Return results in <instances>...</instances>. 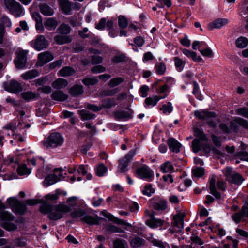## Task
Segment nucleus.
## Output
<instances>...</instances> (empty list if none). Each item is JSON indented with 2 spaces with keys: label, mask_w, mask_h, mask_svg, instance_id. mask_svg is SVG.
Listing matches in <instances>:
<instances>
[{
  "label": "nucleus",
  "mask_w": 248,
  "mask_h": 248,
  "mask_svg": "<svg viewBox=\"0 0 248 248\" xmlns=\"http://www.w3.org/2000/svg\"><path fill=\"white\" fill-rule=\"evenodd\" d=\"M66 203L68 206L64 204H59L51 205L46 202L42 203L40 208V211L44 214H48L47 217L52 220H57L61 219L63 215L72 210H75L71 215L73 217L78 216V212L76 210L78 206V198L77 197H71L67 199Z\"/></svg>",
  "instance_id": "obj_1"
},
{
  "label": "nucleus",
  "mask_w": 248,
  "mask_h": 248,
  "mask_svg": "<svg viewBox=\"0 0 248 248\" xmlns=\"http://www.w3.org/2000/svg\"><path fill=\"white\" fill-rule=\"evenodd\" d=\"M63 141V138L59 133L54 132L44 140L43 144L47 148H54L62 145Z\"/></svg>",
  "instance_id": "obj_2"
},
{
  "label": "nucleus",
  "mask_w": 248,
  "mask_h": 248,
  "mask_svg": "<svg viewBox=\"0 0 248 248\" xmlns=\"http://www.w3.org/2000/svg\"><path fill=\"white\" fill-rule=\"evenodd\" d=\"M14 216L10 213L5 211L0 212V219L1 221L0 226L8 231H13L17 229V226L10 222L14 219Z\"/></svg>",
  "instance_id": "obj_3"
},
{
  "label": "nucleus",
  "mask_w": 248,
  "mask_h": 248,
  "mask_svg": "<svg viewBox=\"0 0 248 248\" xmlns=\"http://www.w3.org/2000/svg\"><path fill=\"white\" fill-rule=\"evenodd\" d=\"M30 127V124L25 123L23 119H20L16 122H12L7 124L5 128L6 129L12 130L13 133H21L24 135L26 132V129Z\"/></svg>",
  "instance_id": "obj_4"
},
{
  "label": "nucleus",
  "mask_w": 248,
  "mask_h": 248,
  "mask_svg": "<svg viewBox=\"0 0 248 248\" xmlns=\"http://www.w3.org/2000/svg\"><path fill=\"white\" fill-rule=\"evenodd\" d=\"M4 2L6 8L16 17L23 16L24 15L22 5L15 0H4Z\"/></svg>",
  "instance_id": "obj_5"
},
{
  "label": "nucleus",
  "mask_w": 248,
  "mask_h": 248,
  "mask_svg": "<svg viewBox=\"0 0 248 248\" xmlns=\"http://www.w3.org/2000/svg\"><path fill=\"white\" fill-rule=\"evenodd\" d=\"M6 202L9 203L13 211L16 214L23 215L27 210L25 204L15 197L9 198Z\"/></svg>",
  "instance_id": "obj_6"
},
{
  "label": "nucleus",
  "mask_w": 248,
  "mask_h": 248,
  "mask_svg": "<svg viewBox=\"0 0 248 248\" xmlns=\"http://www.w3.org/2000/svg\"><path fill=\"white\" fill-rule=\"evenodd\" d=\"M226 180L228 182L234 184L236 185H240L244 181L242 175L238 173L233 172L231 168H227L224 173Z\"/></svg>",
  "instance_id": "obj_7"
},
{
  "label": "nucleus",
  "mask_w": 248,
  "mask_h": 248,
  "mask_svg": "<svg viewBox=\"0 0 248 248\" xmlns=\"http://www.w3.org/2000/svg\"><path fill=\"white\" fill-rule=\"evenodd\" d=\"M78 217H81L80 219L81 221L91 225L99 224V220L101 219L98 217H93L88 215L84 210L80 209H78Z\"/></svg>",
  "instance_id": "obj_8"
},
{
  "label": "nucleus",
  "mask_w": 248,
  "mask_h": 248,
  "mask_svg": "<svg viewBox=\"0 0 248 248\" xmlns=\"http://www.w3.org/2000/svg\"><path fill=\"white\" fill-rule=\"evenodd\" d=\"M48 42L43 35H38L30 42L31 46L37 51L45 49L48 46Z\"/></svg>",
  "instance_id": "obj_9"
},
{
  "label": "nucleus",
  "mask_w": 248,
  "mask_h": 248,
  "mask_svg": "<svg viewBox=\"0 0 248 248\" xmlns=\"http://www.w3.org/2000/svg\"><path fill=\"white\" fill-rule=\"evenodd\" d=\"M137 176L140 178L150 181L154 176L152 170L147 165H142L136 169Z\"/></svg>",
  "instance_id": "obj_10"
},
{
  "label": "nucleus",
  "mask_w": 248,
  "mask_h": 248,
  "mask_svg": "<svg viewBox=\"0 0 248 248\" xmlns=\"http://www.w3.org/2000/svg\"><path fill=\"white\" fill-rule=\"evenodd\" d=\"M61 178H64L62 172L61 170H56L55 174H50L45 178L43 185L45 186H48L61 180Z\"/></svg>",
  "instance_id": "obj_11"
},
{
  "label": "nucleus",
  "mask_w": 248,
  "mask_h": 248,
  "mask_svg": "<svg viewBox=\"0 0 248 248\" xmlns=\"http://www.w3.org/2000/svg\"><path fill=\"white\" fill-rule=\"evenodd\" d=\"M14 62L18 69L25 67L27 63V52L24 50L19 51L17 54Z\"/></svg>",
  "instance_id": "obj_12"
},
{
  "label": "nucleus",
  "mask_w": 248,
  "mask_h": 248,
  "mask_svg": "<svg viewBox=\"0 0 248 248\" xmlns=\"http://www.w3.org/2000/svg\"><path fill=\"white\" fill-rule=\"evenodd\" d=\"M53 59V55L48 51L40 53L38 55V61L36 64L39 66H43Z\"/></svg>",
  "instance_id": "obj_13"
},
{
  "label": "nucleus",
  "mask_w": 248,
  "mask_h": 248,
  "mask_svg": "<svg viewBox=\"0 0 248 248\" xmlns=\"http://www.w3.org/2000/svg\"><path fill=\"white\" fill-rule=\"evenodd\" d=\"M5 89L12 93H16L22 90L21 84L15 80H11L8 83L4 84Z\"/></svg>",
  "instance_id": "obj_14"
},
{
  "label": "nucleus",
  "mask_w": 248,
  "mask_h": 248,
  "mask_svg": "<svg viewBox=\"0 0 248 248\" xmlns=\"http://www.w3.org/2000/svg\"><path fill=\"white\" fill-rule=\"evenodd\" d=\"M184 215L181 214H177L174 216L173 220L171 222V226L174 229H177L176 231H180L184 227V220L183 218Z\"/></svg>",
  "instance_id": "obj_15"
},
{
  "label": "nucleus",
  "mask_w": 248,
  "mask_h": 248,
  "mask_svg": "<svg viewBox=\"0 0 248 248\" xmlns=\"http://www.w3.org/2000/svg\"><path fill=\"white\" fill-rule=\"evenodd\" d=\"M153 208L157 211H162L167 208L166 201L162 199H154L151 201Z\"/></svg>",
  "instance_id": "obj_16"
},
{
  "label": "nucleus",
  "mask_w": 248,
  "mask_h": 248,
  "mask_svg": "<svg viewBox=\"0 0 248 248\" xmlns=\"http://www.w3.org/2000/svg\"><path fill=\"white\" fill-rule=\"evenodd\" d=\"M129 243L132 248H138L145 246L146 241L138 236L134 235L129 240Z\"/></svg>",
  "instance_id": "obj_17"
},
{
  "label": "nucleus",
  "mask_w": 248,
  "mask_h": 248,
  "mask_svg": "<svg viewBox=\"0 0 248 248\" xmlns=\"http://www.w3.org/2000/svg\"><path fill=\"white\" fill-rule=\"evenodd\" d=\"M229 21L227 18H217L209 23L208 28L212 30L214 28L219 29L227 25Z\"/></svg>",
  "instance_id": "obj_18"
},
{
  "label": "nucleus",
  "mask_w": 248,
  "mask_h": 248,
  "mask_svg": "<svg viewBox=\"0 0 248 248\" xmlns=\"http://www.w3.org/2000/svg\"><path fill=\"white\" fill-rule=\"evenodd\" d=\"M194 115L200 120H204L206 118H215L216 117V114L215 112L205 110L202 111L196 110L194 112Z\"/></svg>",
  "instance_id": "obj_19"
},
{
  "label": "nucleus",
  "mask_w": 248,
  "mask_h": 248,
  "mask_svg": "<svg viewBox=\"0 0 248 248\" xmlns=\"http://www.w3.org/2000/svg\"><path fill=\"white\" fill-rule=\"evenodd\" d=\"M167 143L170 150L173 152L178 153L181 144L174 138H170L167 140Z\"/></svg>",
  "instance_id": "obj_20"
},
{
  "label": "nucleus",
  "mask_w": 248,
  "mask_h": 248,
  "mask_svg": "<svg viewBox=\"0 0 248 248\" xmlns=\"http://www.w3.org/2000/svg\"><path fill=\"white\" fill-rule=\"evenodd\" d=\"M60 7L66 15H70L72 10V4L67 0H59Z\"/></svg>",
  "instance_id": "obj_21"
},
{
  "label": "nucleus",
  "mask_w": 248,
  "mask_h": 248,
  "mask_svg": "<svg viewBox=\"0 0 248 248\" xmlns=\"http://www.w3.org/2000/svg\"><path fill=\"white\" fill-rule=\"evenodd\" d=\"M51 97L53 100L58 101H64L68 98V96L62 91L58 90L53 92Z\"/></svg>",
  "instance_id": "obj_22"
},
{
  "label": "nucleus",
  "mask_w": 248,
  "mask_h": 248,
  "mask_svg": "<svg viewBox=\"0 0 248 248\" xmlns=\"http://www.w3.org/2000/svg\"><path fill=\"white\" fill-rule=\"evenodd\" d=\"M39 8L41 13L46 16H52L54 13L53 9L45 3H41L39 5Z\"/></svg>",
  "instance_id": "obj_23"
},
{
  "label": "nucleus",
  "mask_w": 248,
  "mask_h": 248,
  "mask_svg": "<svg viewBox=\"0 0 248 248\" xmlns=\"http://www.w3.org/2000/svg\"><path fill=\"white\" fill-rule=\"evenodd\" d=\"M167 95L165 94L163 96H154L153 97H149L146 98L145 100V102L146 105L147 106H155L157 102L161 99L165 98L166 97Z\"/></svg>",
  "instance_id": "obj_24"
},
{
  "label": "nucleus",
  "mask_w": 248,
  "mask_h": 248,
  "mask_svg": "<svg viewBox=\"0 0 248 248\" xmlns=\"http://www.w3.org/2000/svg\"><path fill=\"white\" fill-rule=\"evenodd\" d=\"M115 117L117 119L127 120L131 119L132 117V112L129 111H121L116 112L115 114Z\"/></svg>",
  "instance_id": "obj_25"
},
{
  "label": "nucleus",
  "mask_w": 248,
  "mask_h": 248,
  "mask_svg": "<svg viewBox=\"0 0 248 248\" xmlns=\"http://www.w3.org/2000/svg\"><path fill=\"white\" fill-rule=\"evenodd\" d=\"M163 222L164 221L160 219H149L145 221V224L151 228H155L161 226Z\"/></svg>",
  "instance_id": "obj_26"
},
{
  "label": "nucleus",
  "mask_w": 248,
  "mask_h": 248,
  "mask_svg": "<svg viewBox=\"0 0 248 248\" xmlns=\"http://www.w3.org/2000/svg\"><path fill=\"white\" fill-rule=\"evenodd\" d=\"M68 82L67 80L59 78L52 83V86L54 88L56 89H61L66 87L68 85Z\"/></svg>",
  "instance_id": "obj_27"
},
{
  "label": "nucleus",
  "mask_w": 248,
  "mask_h": 248,
  "mask_svg": "<svg viewBox=\"0 0 248 248\" xmlns=\"http://www.w3.org/2000/svg\"><path fill=\"white\" fill-rule=\"evenodd\" d=\"M39 75V72L36 69H33L29 70L27 72L22 74L21 75V77L25 80H29L35 78Z\"/></svg>",
  "instance_id": "obj_28"
},
{
  "label": "nucleus",
  "mask_w": 248,
  "mask_h": 248,
  "mask_svg": "<svg viewBox=\"0 0 248 248\" xmlns=\"http://www.w3.org/2000/svg\"><path fill=\"white\" fill-rule=\"evenodd\" d=\"M54 39L56 44L60 45L70 43L71 41L69 37L62 34L55 35Z\"/></svg>",
  "instance_id": "obj_29"
},
{
  "label": "nucleus",
  "mask_w": 248,
  "mask_h": 248,
  "mask_svg": "<svg viewBox=\"0 0 248 248\" xmlns=\"http://www.w3.org/2000/svg\"><path fill=\"white\" fill-rule=\"evenodd\" d=\"M75 72V70L71 67L65 66L61 69L58 72L59 76L67 77L72 75Z\"/></svg>",
  "instance_id": "obj_30"
},
{
  "label": "nucleus",
  "mask_w": 248,
  "mask_h": 248,
  "mask_svg": "<svg viewBox=\"0 0 248 248\" xmlns=\"http://www.w3.org/2000/svg\"><path fill=\"white\" fill-rule=\"evenodd\" d=\"M21 95L23 99L28 102L34 99L38 96V95L36 93L31 91L23 92L21 94Z\"/></svg>",
  "instance_id": "obj_31"
},
{
  "label": "nucleus",
  "mask_w": 248,
  "mask_h": 248,
  "mask_svg": "<svg viewBox=\"0 0 248 248\" xmlns=\"http://www.w3.org/2000/svg\"><path fill=\"white\" fill-rule=\"evenodd\" d=\"M102 214L106 218H108L110 221H113L114 223L119 224L121 225L122 223L123 222V220L119 219L114 216H113L111 214L108 213L106 212L105 211H104L102 212Z\"/></svg>",
  "instance_id": "obj_32"
},
{
  "label": "nucleus",
  "mask_w": 248,
  "mask_h": 248,
  "mask_svg": "<svg viewBox=\"0 0 248 248\" xmlns=\"http://www.w3.org/2000/svg\"><path fill=\"white\" fill-rule=\"evenodd\" d=\"M102 214L106 218H108L110 221H113L114 223L119 224L121 225L122 223L123 222V220L119 219L114 216H113L111 214L108 213L106 212L105 211H104L102 212Z\"/></svg>",
  "instance_id": "obj_33"
},
{
  "label": "nucleus",
  "mask_w": 248,
  "mask_h": 248,
  "mask_svg": "<svg viewBox=\"0 0 248 248\" xmlns=\"http://www.w3.org/2000/svg\"><path fill=\"white\" fill-rule=\"evenodd\" d=\"M102 108H110L116 105L115 99L114 98H107L102 100Z\"/></svg>",
  "instance_id": "obj_34"
},
{
  "label": "nucleus",
  "mask_w": 248,
  "mask_h": 248,
  "mask_svg": "<svg viewBox=\"0 0 248 248\" xmlns=\"http://www.w3.org/2000/svg\"><path fill=\"white\" fill-rule=\"evenodd\" d=\"M46 28L50 30L55 29L58 25L57 21L54 18H49L46 20L44 24Z\"/></svg>",
  "instance_id": "obj_35"
},
{
  "label": "nucleus",
  "mask_w": 248,
  "mask_h": 248,
  "mask_svg": "<svg viewBox=\"0 0 248 248\" xmlns=\"http://www.w3.org/2000/svg\"><path fill=\"white\" fill-rule=\"evenodd\" d=\"M70 27L64 23L62 24L57 29V32L62 35H66L70 33Z\"/></svg>",
  "instance_id": "obj_36"
},
{
  "label": "nucleus",
  "mask_w": 248,
  "mask_h": 248,
  "mask_svg": "<svg viewBox=\"0 0 248 248\" xmlns=\"http://www.w3.org/2000/svg\"><path fill=\"white\" fill-rule=\"evenodd\" d=\"M174 61L175 67L177 71L179 72L182 71L186 64V62L178 57H174Z\"/></svg>",
  "instance_id": "obj_37"
},
{
  "label": "nucleus",
  "mask_w": 248,
  "mask_h": 248,
  "mask_svg": "<svg viewBox=\"0 0 248 248\" xmlns=\"http://www.w3.org/2000/svg\"><path fill=\"white\" fill-rule=\"evenodd\" d=\"M17 171L19 175H28L31 172V170L27 168L26 164L19 165L17 169Z\"/></svg>",
  "instance_id": "obj_38"
},
{
  "label": "nucleus",
  "mask_w": 248,
  "mask_h": 248,
  "mask_svg": "<svg viewBox=\"0 0 248 248\" xmlns=\"http://www.w3.org/2000/svg\"><path fill=\"white\" fill-rule=\"evenodd\" d=\"M114 248H128L127 242L123 239H117L113 242Z\"/></svg>",
  "instance_id": "obj_39"
},
{
  "label": "nucleus",
  "mask_w": 248,
  "mask_h": 248,
  "mask_svg": "<svg viewBox=\"0 0 248 248\" xmlns=\"http://www.w3.org/2000/svg\"><path fill=\"white\" fill-rule=\"evenodd\" d=\"M105 231L108 233L124 232V230L112 224H108L105 227Z\"/></svg>",
  "instance_id": "obj_40"
},
{
  "label": "nucleus",
  "mask_w": 248,
  "mask_h": 248,
  "mask_svg": "<svg viewBox=\"0 0 248 248\" xmlns=\"http://www.w3.org/2000/svg\"><path fill=\"white\" fill-rule=\"evenodd\" d=\"M80 115L83 120H89L95 117L94 114L92 113L87 110H82L80 112Z\"/></svg>",
  "instance_id": "obj_41"
},
{
  "label": "nucleus",
  "mask_w": 248,
  "mask_h": 248,
  "mask_svg": "<svg viewBox=\"0 0 248 248\" xmlns=\"http://www.w3.org/2000/svg\"><path fill=\"white\" fill-rule=\"evenodd\" d=\"M194 136L198 137L200 140L204 141L207 140V138L203 132L198 128H194Z\"/></svg>",
  "instance_id": "obj_42"
},
{
  "label": "nucleus",
  "mask_w": 248,
  "mask_h": 248,
  "mask_svg": "<svg viewBox=\"0 0 248 248\" xmlns=\"http://www.w3.org/2000/svg\"><path fill=\"white\" fill-rule=\"evenodd\" d=\"M248 44V39L244 37L238 38L236 41V45L238 48L245 47Z\"/></svg>",
  "instance_id": "obj_43"
},
{
  "label": "nucleus",
  "mask_w": 248,
  "mask_h": 248,
  "mask_svg": "<svg viewBox=\"0 0 248 248\" xmlns=\"http://www.w3.org/2000/svg\"><path fill=\"white\" fill-rule=\"evenodd\" d=\"M124 81V79L121 77H117L112 78L108 83L110 87H114L119 85Z\"/></svg>",
  "instance_id": "obj_44"
},
{
  "label": "nucleus",
  "mask_w": 248,
  "mask_h": 248,
  "mask_svg": "<svg viewBox=\"0 0 248 248\" xmlns=\"http://www.w3.org/2000/svg\"><path fill=\"white\" fill-rule=\"evenodd\" d=\"M156 73L158 75H163L166 71V65L164 63L160 62L155 64V66Z\"/></svg>",
  "instance_id": "obj_45"
},
{
  "label": "nucleus",
  "mask_w": 248,
  "mask_h": 248,
  "mask_svg": "<svg viewBox=\"0 0 248 248\" xmlns=\"http://www.w3.org/2000/svg\"><path fill=\"white\" fill-rule=\"evenodd\" d=\"M161 170L164 173H167L174 170V167L170 162H166L161 166Z\"/></svg>",
  "instance_id": "obj_46"
},
{
  "label": "nucleus",
  "mask_w": 248,
  "mask_h": 248,
  "mask_svg": "<svg viewBox=\"0 0 248 248\" xmlns=\"http://www.w3.org/2000/svg\"><path fill=\"white\" fill-rule=\"evenodd\" d=\"M120 90L118 88L110 90H105L101 92V94L104 96H112L119 92Z\"/></svg>",
  "instance_id": "obj_47"
},
{
  "label": "nucleus",
  "mask_w": 248,
  "mask_h": 248,
  "mask_svg": "<svg viewBox=\"0 0 248 248\" xmlns=\"http://www.w3.org/2000/svg\"><path fill=\"white\" fill-rule=\"evenodd\" d=\"M118 25L121 29H125L128 26L127 19L123 16H119L118 17Z\"/></svg>",
  "instance_id": "obj_48"
},
{
  "label": "nucleus",
  "mask_w": 248,
  "mask_h": 248,
  "mask_svg": "<svg viewBox=\"0 0 248 248\" xmlns=\"http://www.w3.org/2000/svg\"><path fill=\"white\" fill-rule=\"evenodd\" d=\"M173 109V107L170 102H169L167 104L163 105L162 107L160 108V110L163 111L164 114L167 112L170 113Z\"/></svg>",
  "instance_id": "obj_49"
},
{
  "label": "nucleus",
  "mask_w": 248,
  "mask_h": 248,
  "mask_svg": "<svg viewBox=\"0 0 248 248\" xmlns=\"http://www.w3.org/2000/svg\"><path fill=\"white\" fill-rule=\"evenodd\" d=\"M201 144L199 139H194L192 142V147L193 151L195 153H197L201 149Z\"/></svg>",
  "instance_id": "obj_50"
},
{
  "label": "nucleus",
  "mask_w": 248,
  "mask_h": 248,
  "mask_svg": "<svg viewBox=\"0 0 248 248\" xmlns=\"http://www.w3.org/2000/svg\"><path fill=\"white\" fill-rule=\"evenodd\" d=\"M107 168L102 164H100L97 168L96 174L97 176H102L107 171Z\"/></svg>",
  "instance_id": "obj_51"
},
{
  "label": "nucleus",
  "mask_w": 248,
  "mask_h": 248,
  "mask_svg": "<svg viewBox=\"0 0 248 248\" xmlns=\"http://www.w3.org/2000/svg\"><path fill=\"white\" fill-rule=\"evenodd\" d=\"M125 56L122 53H119L114 56L112 59V61L115 63H120L125 61Z\"/></svg>",
  "instance_id": "obj_52"
},
{
  "label": "nucleus",
  "mask_w": 248,
  "mask_h": 248,
  "mask_svg": "<svg viewBox=\"0 0 248 248\" xmlns=\"http://www.w3.org/2000/svg\"><path fill=\"white\" fill-rule=\"evenodd\" d=\"M62 114L64 118H69V122L72 125H74L75 124L76 122V118L72 117L73 115V112L68 111H63Z\"/></svg>",
  "instance_id": "obj_53"
},
{
  "label": "nucleus",
  "mask_w": 248,
  "mask_h": 248,
  "mask_svg": "<svg viewBox=\"0 0 248 248\" xmlns=\"http://www.w3.org/2000/svg\"><path fill=\"white\" fill-rule=\"evenodd\" d=\"M121 225H124L125 227H124V229L126 230H128V227H130L132 229V230H130L131 232H134L135 233H137L138 234H139V230L138 227L136 226H133L132 224L126 222L125 221H123V222L122 223Z\"/></svg>",
  "instance_id": "obj_54"
},
{
  "label": "nucleus",
  "mask_w": 248,
  "mask_h": 248,
  "mask_svg": "<svg viewBox=\"0 0 248 248\" xmlns=\"http://www.w3.org/2000/svg\"><path fill=\"white\" fill-rule=\"evenodd\" d=\"M243 218L240 212L235 213L232 216V218L236 224H238L241 220L245 221V220Z\"/></svg>",
  "instance_id": "obj_55"
},
{
  "label": "nucleus",
  "mask_w": 248,
  "mask_h": 248,
  "mask_svg": "<svg viewBox=\"0 0 248 248\" xmlns=\"http://www.w3.org/2000/svg\"><path fill=\"white\" fill-rule=\"evenodd\" d=\"M13 247H22L26 245V242L19 238L14 239L13 241Z\"/></svg>",
  "instance_id": "obj_56"
},
{
  "label": "nucleus",
  "mask_w": 248,
  "mask_h": 248,
  "mask_svg": "<svg viewBox=\"0 0 248 248\" xmlns=\"http://www.w3.org/2000/svg\"><path fill=\"white\" fill-rule=\"evenodd\" d=\"M98 81V79L95 78H89L83 80V83L86 85H94Z\"/></svg>",
  "instance_id": "obj_57"
},
{
  "label": "nucleus",
  "mask_w": 248,
  "mask_h": 248,
  "mask_svg": "<svg viewBox=\"0 0 248 248\" xmlns=\"http://www.w3.org/2000/svg\"><path fill=\"white\" fill-rule=\"evenodd\" d=\"M200 53L204 56L208 57H212L214 56V53L209 47L202 49H199Z\"/></svg>",
  "instance_id": "obj_58"
},
{
  "label": "nucleus",
  "mask_w": 248,
  "mask_h": 248,
  "mask_svg": "<svg viewBox=\"0 0 248 248\" xmlns=\"http://www.w3.org/2000/svg\"><path fill=\"white\" fill-rule=\"evenodd\" d=\"M193 174L198 177L202 176L204 173V170L202 168L196 167L192 170Z\"/></svg>",
  "instance_id": "obj_59"
},
{
  "label": "nucleus",
  "mask_w": 248,
  "mask_h": 248,
  "mask_svg": "<svg viewBox=\"0 0 248 248\" xmlns=\"http://www.w3.org/2000/svg\"><path fill=\"white\" fill-rule=\"evenodd\" d=\"M155 192L154 189L152 188L151 184L147 185L145 186L144 189L142 191V193L145 195L150 196L152 193Z\"/></svg>",
  "instance_id": "obj_60"
},
{
  "label": "nucleus",
  "mask_w": 248,
  "mask_h": 248,
  "mask_svg": "<svg viewBox=\"0 0 248 248\" xmlns=\"http://www.w3.org/2000/svg\"><path fill=\"white\" fill-rule=\"evenodd\" d=\"M119 168L120 171L121 172H124L126 171V167L129 163L124 159H121L119 160Z\"/></svg>",
  "instance_id": "obj_61"
},
{
  "label": "nucleus",
  "mask_w": 248,
  "mask_h": 248,
  "mask_svg": "<svg viewBox=\"0 0 248 248\" xmlns=\"http://www.w3.org/2000/svg\"><path fill=\"white\" fill-rule=\"evenodd\" d=\"M234 121L239 125L242 126L246 129H248V122L247 120L241 118H235Z\"/></svg>",
  "instance_id": "obj_62"
},
{
  "label": "nucleus",
  "mask_w": 248,
  "mask_h": 248,
  "mask_svg": "<svg viewBox=\"0 0 248 248\" xmlns=\"http://www.w3.org/2000/svg\"><path fill=\"white\" fill-rule=\"evenodd\" d=\"M150 241L155 246L162 248H165V243L161 240L152 238L150 240Z\"/></svg>",
  "instance_id": "obj_63"
},
{
  "label": "nucleus",
  "mask_w": 248,
  "mask_h": 248,
  "mask_svg": "<svg viewBox=\"0 0 248 248\" xmlns=\"http://www.w3.org/2000/svg\"><path fill=\"white\" fill-rule=\"evenodd\" d=\"M243 217L248 218V204H245L240 211Z\"/></svg>",
  "instance_id": "obj_64"
}]
</instances>
